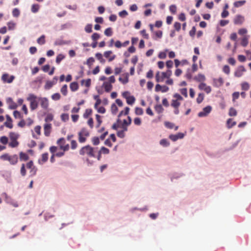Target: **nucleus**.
I'll return each mask as SVG.
<instances>
[{
  "label": "nucleus",
  "instance_id": "obj_25",
  "mask_svg": "<svg viewBox=\"0 0 251 251\" xmlns=\"http://www.w3.org/2000/svg\"><path fill=\"white\" fill-rule=\"evenodd\" d=\"M180 105V101L173 99L172 100L171 105L174 108H178Z\"/></svg>",
  "mask_w": 251,
  "mask_h": 251
},
{
  "label": "nucleus",
  "instance_id": "obj_45",
  "mask_svg": "<svg viewBox=\"0 0 251 251\" xmlns=\"http://www.w3.org/2000/svg\"><path fill=\"white\" fill-rule=\"evenodd\" d=\"M37 99V97L34 94H30L29 95L28 97L27 98V100L29 101L30 102L31 101H36Z\"/></svg>",
  "mask_w": 251,
  "mask_h": 251
},
{
  "label": "nucleus",
  "instance_id": "obj_3",
  "mask_svg": "<svg viewBox=\"0 0 251 251\" xmlns=\"http://www.w3.org/2000/svg\"><path fill=\"white\" fill-rule=\"evenodd\" d=\"M0 158L3 160H7L11 165H15L18 161V156L17 154L10 155L8 153H5L0 156Z\"/></svg>",
  "mask_w": 251,
  "mask_h": 251
},
{
  "label": "nucleus",
  "instance_id": "obj_63",
  "mask_svg": "<svg viewBox=\"0 0 251 251\" xmlns=\"http://www.w3.org/2000/svg\"><path fill=\"white\" fill-rule=\"evenodd\" d=\"M223 71L225 73L228 75L230 73V68L228 65H225L223 67Z\"/></svg>",
  "mask_w": 251,
  "mask_h": 251
},
{
  "label": "nucleus",
  "instance_id": "obj_2",
  "mask_svg": "<svg viewBox=\"0 0 251 251\" xmlns=\"http://www.w3.org/2000/svg\"><path fill=\"white\" fill-rule=\"evenodd\" d=\"M10 138V142L9 143V146L11 148L17 147L19 145V142L17 141L19 137V135L18 133L11 132L9 134Z\"/></svg>",
  "mask_w": 251,
  "mask_h": 251
},
{
  "label": "nucleus",
  "instance_id": "obj_60",
  "mask_svg": "<svg viewBox=\"0 0 251 251\" xmlns=\"http://www.w3.org/2000/svg\"><path fill=\"white\" fill-rule=\"evenodd\" d=\"M13 115L15 118L23 119V117L22 116L20 112L18 111H14L13 112Z\"/></svg>",
  "mask_w": 251,
  "mask_h": 251
},
{
  "label": "nucleus",
  "instance_id": "obj_40",
  "mask_svg": "<svg viewBox=\"0 0 251 251\" xmlns=\"http://www.w3.org/2000/svg\"><path fill=\"white\" fill-rule=\"evenodd\" d=\"M104 34L107 36H111L113 34L112 29L111 27L107 28L104 32Z\"/></svg>",
  "mask_w": 251,
  "mask_h": 251
},
{
  "label": "nucleus",
  "instance_id": "obj_52",
  "mask_svg": "<svg viewBox=\"0 0 251 251\" xmlns=\"http://www.w3.org/2000/svg\"><path fill=\"white\" fill-rule=\"evenodd\" d=\"M92 142L94 145H98L100 144V139L98 137H94L92 139Z\"/></svg>",
  "mask_w": 251,
  "mask_h": 251
},
{
  "label": "nucleus",
  "instance_id": "obj_50",
  "mask_svg": "<svg viewBox=\"0 0 251 251\" xmlns=\"http://www.w3.org/2000/svg\"><path fill=\"white\" fill-rule=\"evenodd\" d=\"M61 96L59 93H56L51 96V99L54 100H58L60 99Z\"/></svg>",
  "mask_w": 251,
  "mask_h": 251
},
{
  "label": "nucleus",
  "instance_id": "obj_28",
  "mask_svg": "<svg viewBox=\"0 0 251 251\" xmlns=\"http://www.w3.org/2000/svg\"><path fill=\"white\" fill-rule=\"evenodd\" d=\"M40 9V5L38 4H33L31 5V11L32 13H37Z\"/></svg>",
  "mask_w": 251,
  "mask_h": 251
},
{
  "label": "nucleus",
  "instance_id": "obj_47",
  "mask_svg": "<svg viewBox=\"0 0 251 251\" xmlns=\"http://www.w3.org/2000/svg\"><path fill=\"white\" fill-rule=\"evenodd\" d=\"M164 125L167 128L169 129H172L175 127V125L170 122H165Z\"/></svg>",
  "mask_w": 251,
  "mask_h": 251
},
{
  "label": "nucleus",
  "instance_id": "obj_44",
  "mask_svg": "<svg viewBox=\"0 0 251 251\" xmlns=\"http://www.w3.org/2000/svg\"><path fill=\"white\" fill-rule=\"evenodd\" d=\"M160 144L164 147H168L170 145V143L166 139H163L160 140Z\"/></svg>",
  "mask_w": 251,
  "mask_h": 251
},
{
  "label": "nucleus",
  "instance_id": "obj_48",
  "mask_svg": "<svg viewBox=\"0 0 251 251\" xmlns=\"http://www.w3.org/2000/svg\"><path fill=\"white\" fill-rule=\"evenodd\" d=\"M111 110L112 114H116L118 111V107L115 103H113L111 106Z\"/></svg>",
  "mask_w": 251,
  "mask_h": 251
},
{
  "label": "nucleus",
  "instance_id": "obj_55",
  "mask_svg": "<svg viewBox=\"0 0 251 251\" xmlns=\"http://www.w3.org/2000/svg\"><path fill=\"white\" fill-rule=\"evenodd\" d=\"M92 25L91 24H88L85 27V30L87 33H91L92 31Z\"/></svg>",
  "mask_w": 251,
  "mask_h": 251
},
{
  "label": "nucleus",
  "instance_id": "obj_19",
  "mask_svg": "<svg viewBox=\"0 0 251 251\" xmlns=\"http://www.w3.org/2000/svg\"><path fill=\"white\" fill-rule=\"evenodd\" d=\"M163 35V32L161 30H158L156 31L153 32L152 34V38L156 40L157 38L160 39L162 38Z\"/></svg>",
  "mask_w": 251,
  "mask_h": 251
},
{
  "label": "nucleus",
  "instance_id": "obj_18",
  "mask_svg": "<svg viewBox=\"0 0 251 251\" xmlns=\"http://www.w3.org/2000/svg\"><path fill=\"white\" fill-rule=\"evenodd\" d=\"M119 80L124 84L127 83L128 82V74L126 73L122 75V77L119 78Z\"/></svg>",
  "mask_w": 251,
  "mask_h": 251
},
{
  "label": "nucleus",
  "instance_id": "obj_42",
  "mask_svg": "<svg viewBox=\"0 0 251 251\" xmlns=\"http://www.w3.org/2000/svg\"><path fill=\"white\" fill-rule=\"evenodd\" d=\"M241 88L243 90H248L250 88V85L248 82H244L241 84Z\"/></svg>",
  "mask_w": 251,
  "mask_h": 251
},
{
  "label": "nucleus",
  "instance_id": "obj_31",
  "mask_svg": "<svg viewBox=\"0 0 251 251\" xmlns=\"http://www.w3.org/2000/svg\"><path fill=\"white\" fill-rule=\"evenodd\" d=\"M248 38L246 36H244L242 39L241 41V45L243 47H246L248 44Z\"/></svg>",
  "mask_w": 251,
  "mask_h": 251
},
{
  "label": "nucleus",
  "instance_id": "obj_58",
  "mask_svg": "<svg viewBox=\"0 0 251 251\" xmlns=\"http://www.w3.org/2000/svg\"><path fill=\"white\" fill-rule=\"evenodd\" d=\"M173 97L176 99H175L176 100H178L180 101L183 100V98L181 96V95L177 93L173 95Z\"/></svg>",
  "mask_w": 251,
  "mask_h": 251
},
{
  "label": "nucleus",
  "instance_id": "obj_13",
  "mask_svg": "<svg viewBox=\"0 0 251 251\" xmlns=\"http://www.w3.org/2000/svg\"><path fill=\"white\" fill-rule=\"evenodd\" d=\"M57 81V77L56 76L54 77L52 81H47L45 85L46 89H50L51 88L53 85L56 83Z\"/></svg>",
  "mask_w": 251,
  "mask_h": 251
},
{
  "label": "nucleus",
  "instance_id": "obj_17",
  "mask_svg": "<svg viewBox=\"0 0 251 251\" xmlns=\"http://www.w3.org/2000/svg\"><path fill=\"white\" fill-rule=\"evenodd\" d=\"M7 103L9 105V108L11 109H15L17 107V104L11 98H8L7 99Z\"/></svg>",
  "mask_w": 251,
  "mask_h": 251
},
{
  "label": "nucleus",
  "instance_id": "obj_6",
  "mask_svg": "<svg viewBox=\"0 0 251 251\" xmlns=\"http://www.w3.org/2000/svg\"><path fill=\"white\" fill-rule=\"evenodd\" d=\"M212 107L211 106H207L203 108L202 110L198 113L199 117H203L207 116L211 111Z\"/></svg>",
  "mask_w": 251,
  "mask_h": 251
},
{
  "label": "nucleus",
  "instance_id": "obj_9",
  "mask_svg": "<svg viewBox=\"0 0 251 251\" xmlns=\"http://www.w3.org/2000/svg\"><path fill=\"white\" fill-rule=\"evenodd\" d=\"M103 55L105 58L108 59L109 62L112 61L116 57L115 54H113V52L111 50L105 51Z\"/></svg>",
  "mask_w": 251,
  "mask_h": 251
},
{
  "label": "nucleus",
  "instance_id": "obj_8",
  "mask_svg": "<svg viewBox=\"0 0 251 251\" xmlns=\"http://www.w3.org/2000/svg\"><path fill=\"white\" fill-rule=\"evenodd\" d=\"M61 142H63V144H65V141L64 138H61L57 140V144L59 145L60 149L64 151H67L69 150V145L67 144L63 145L61 144Z\"/></svg>",
  "mask_w": 251,
  "mask_h": 251
},
{
  "label": "nucleus",
  "instance_id": "obj_54",
  "mask_svg": "<svg viewBox=\"0 0 251 251\" xmlns=\"http://www.w3.org/2000/svg\"><path fill=\"white\" fill-rule=\"evenodd\" d=\"M53 116L51 114H48L45 118L46 122H51L53 120Z\"/></svg>",
  "mask_w": 251,
  "mask_h": 251
},
{
  "label": "nucleus",
  "instance_id": "obj_41",
  "mask_svg": "<svg viewBox=\"0 0 251 251\" xmlns=\"http://www.w3.org/2000/svg\"><path fill=\"white\" fill-rule=\"evenodd\" d=\"M60 91L64 96H66L68 93L67 85L66 84L64 85L61 88Z\"/></svg>",
  "mask_w": 251,
  "mask_h": 251
},
{
  "label": "nucleus",
  "instance_id": "obj_1",
  "mask_svg": "<svg viewBox=\"0 0 251 251\" xmlns=\"http://www.w3.org/2000/svg\"><path fill=\"white\" fill-rule=\"evenodd\" d=\"M79 154L82 156L86 155L89 157H95L94 149L90 145L82 147L79 151Z\"/></svg>",
  "mask_w": 251,
  "mask_h": 251
},
{
  "label": "nucleus",
  "instance_id": "obj_23",
  "mask_svg": "<svg viewBox=\"0 0 251 251\" xmlns=\"http://www.w3.org/2000/svg\"><path fill=\"white\" fill-rule=\"evenodd\" d=\"M20 159L21 161H27L29 159V156L27 154L23 152H20L19 153Z\"/></svg>",
  "mask_w": 251,
  "mask_h": 251
},
{
  "label": "nucleus",
  "instance_id": "obj_27",
  "mask_svg": "<svg viewBox=\"0 0 251 251\" xmlns=\"http://www.w3.org/2000/svg\"><path fill=\"white\" fill-rule=\"evenodd\" d=\"M126 100L127 104L132 105L134 103L135 99L133 96H130L126 98Z\"/></svg>",
  "mask_w": 251,
  "mask_h": 251
},
{
  "label": "nucleus",
  "instance_id": "obj_20",
  "mask_svg": "<svg viewBox=\"0 0 251 251\" xmlns=\"http://www.w3.org/2000/svg\"><path fill=\"white\" fill-rule=\"evenodd\" d=\"M6 117L7 121L4 123L5 126L9 128H12L13 127L12 119L8 115H7Z\"/></svg>",
  "mask_w": 251,
  "mask_h": 251
},
{
  "label": "nucleus",
  "instance_id": "obj_53",
  "mask_svg": "<svg viewBox=\"0 0 251 251\" xmlns=\"http://www.w3.org/2000/svg\"><path fill=\"white\" fill-rule=\"evenodd\" d=\"M237 115V111L235 109L230 108L229 111V115L230 116H235Z\"/></svg>",
  "mask_w": 251,
  "mask_h": 251
},
{
  "label": "nucleus",
  "instance_id": "obj_35",
  "mask_svg": "<svg viewBox=\"0 0 251 251\" xmlns=\"http://www.w3.org/2000/svg\"><path fill=\"white\" fill-rule=\"evenodd\" d=\"M204 95L203 93H199L197 98V102L199 104L201 103L203 100Z\"/></svg>",
  "mask_w": 251,
  "mask_h": 251
},
{
  "label": "nucleus",
  "instance_id": "obj_5",
  "mask_svg": "<svg viewBox=\"0 0 251 251\" xmlns=\"http://www.w3.org/2000/svg\"><path fill=\"white\" fill-rule=\"evenodd\" d=\"M78 141L83 143L86 142L87 138L90 136L89 130L85 127L82 128L78 133Z\"/></svg>",
  "mask_w": 251,
  "mask_h": 251
},
{
  "label": "nucleus",
  "instance_id": "obj_57",
  "mask_svg": "<svg viewBox=\"0 0 251 251\" xmlns=\"http://www.w3.org/2000/svg\"><path fill=\"white\" fill-rule=\"evenodd\" d=\"M77 147V143L75 140H73L71 142V148L72 150L75 149Z\"/></svg>",
  "mask_w": 251,
  "mask_h": 251
},
{
  "label": "nucleus",
  "instance_id": "obj_4",
  "mask_svg": "<svg viewBox=\"0 0 251 251\" xmlns=\"http://www.w3.org/2000/svg\"><path fill=\"white\" fill-rule=\"evenodd\" d=\"M172 75V71L170 70H167L166 72H162L160 73L158 72L155 75V79L156 82H163L165 78H169Z\"/></svg>",
  "mask_w": 251,
  "mask_h": 251
},
{
  "label": "nucleus",
  "instance_id": "obj_14",
  "mask_svg": "<svg viewBox=\"0 0 251 251\" xmlns=\"http://www.w3.org/2000/svg\"><path fill=\"white\" fill-rule=\"evenodd\" d=\"M39 100L40 101L41 107L43 109H47L49 106V101L48 99L46 98H39Z\"/></svg>",
  "mask_w": 251,
  "mask_h": 251
},
{
  "label": "nucleus",
  "instance_id": "obj_12",
  "mask_svg": "<svg viewBox=\"0 0 251 251\" xmlns=\"http://www.w3.org/2000/svg\"><path fill=\"white\" fill-rule=\"evenodd\" d=\"M199 88L201 90L204 91L207 94L209 93L211 91V87L203 82H201L199 84Z\"/></svg>",
  "mask_w": 251,
  "mask_h": 251
},
{
  "label": "nucleus",
  "instance_id": "obj_39",
  "mask_svg": "<svg viewBox=\"0 0 251 251\" xmlns=\"http://www.w3.org/2000/svg\"><path fill=\"white\" fill-rule=\"evenodd\" d=\"M109 153V149L106 148L104 147H102L99 151V154L103 153V154H108Z\"/></svg>",
  "mask_w": 251,
  "mask_h": 251
},
{
  "label": "nucleus",
  "instance_id": "obj_11",
  "mask_svg": "<svg viewBox=\"0 0 251 251\" xmlns=\"http://www.w3.org/2000/svg\"><path fill=\"white\" fill-rule=\"evenodd\" d=\"M184 136V134L182 133H178L176 134H171L169 135V138L173 141L175 142L179 139H182Z\"/></svg>",
  "mask_w": 251,
  "mask_h": 251
},
{
  "label": "nucleus",
  "instance_id": "obj_56",
  "mask_svg": "<svg viewBox=\"0 0 251 251\" xmlns=\"http://www.w3.org/2000/svg\"><path fill=\"white\" fill-rule=\"evenodd\" d=\"M20 13V11L18 8H14L12 11V15L15 17H18Z\"/></svg>",
  "mask_w": 251,
  "mask_h": 251
},
{
  "label": "nucleus",
  "instance_id": "obj_32",
  "mask_svg": "<svg viewBox=\"0 0 251 251\" xmlns=\"http://www.w3.org/2000/svg\"><path fill=\"white\" fill-rule=\"evenodd\" d=\"M95 56L97 58V59L100 61V63H104L105 62V60L103 58L102 55L101 53L98 52L96 53Z\"/></svg>",
  "mask_w": 251,
  "mask_h": 251
},
{
  "label": "nucleus",
  "instance_id": "obj_59",
  "mask_svg": "<svg viewBox=\"0 0 251 251\" xmlns=\"http://www.w3.org/2000/svg\"><path fill=\"white\" fill-rule=\"evenodd\" d=\"M141 34L144 37V38L146 39H149V35L148 33H146V30L145 29H143L140 31Z\"/></svg>",
  "mask_w": 251,
  "mask_h": 251
},
{
  "label": "nucleus",
  "instance_id": "obj_62",
  "mask_svg": "<svg viewBox=\"0 0 251 251\" xmlns=\"http://www.w3.org/2000/svg\"><path fill=\"white\" fill-rule=\"evenodd\" d=\"M174 26L177 31H179L181 28V24L178 22H175Z\"/></svg>",
  "mask_w": 251,
  "mask_h": 251
},
{
  "label": "nucleus",
  "instance_id": "obj_51",
  "mask_svg": "<svg viewBox=\"0 0 251 251\" xmlns=\"http://www.w3.org/2000/svg\"><path fill=\"white\" fill-rule=\"evenodd\" d=\"M176 5H171V6H170L169 7V10L170 11V12L173 14H175L176 12Z\"/></svg>",
  "mask_w": 251,
  "mask_h": 251
},
{
  "label": "nucleus",
  "instance_id": "obj_29",
  "mask_svg": "<svg viewBox=\"0 0 251 251\" xmlns=\"http://www.w3.org/2000/svg\"><path fill=\"white\" fill-rule=\"evenodd\" d=\"M96 121L97 122L96 127V128H99L102 122V121L101 120V117L98 114H96Z\"/></svg>",
  "mask_w": 251,
  "mask_h": 251
},
{
  "label": "nucleus",
  "instance_id": "obj_15",
  "mask_svg": "<svg viewBox=\"0 0 251 251\" xmlns=\"http://www.w3.org/2000/svg\"><path fill=\"white\" fill-rule=\"evenodd\" d=\"M51 128L50 124H46L44 126V134L46 136H49L50 134Z\"/></svg>",
  "mask_w": 251,
  "mask_h": 251
},
{
  "label": "nucleus",
  "instance_id": "obj_49",
  "mask_svg": "<svg viewBox=\"0 0 251 251\" xmlns=\"http://www.w3.org/2000/svg\"><path fill=\"white\" fill-rule=\"evenodd\" d=\"M135 113L137 115H142L143 114V110L140 107H136Z\"/></svg>",
  "mask_w": 251,
  "mask_h": 251
},
{
  "label": "nucleus",
  "instance_id": "obj_37",
  "mask_svg": "<svg viewBox=\"0 0 251 251\" xmlns=\"http://www.w3.org/2000/svg\"><path fill=\"white\" fill-rule=\"evenodd\" d=\"M65 56L62 54H58L56 58V62L57 64H59L60 62L65 58Z\"/></svg>",
  "mask_w": 251,
  "mask_h": 251
},
{
  "label": "nucleus",
  "instance_id": "obj_7",
  "mask_svg": "<svg viewBox=\"0 0 251 251\" xmlns=\"http://www.w3.org/2000/svg\"><path fill=\"white\" fill-rule=\"evenodd\" d=\"M14 78V75H10L8 74H4L1 76V80L4 83H10L12 82Z\"/></svg>",
  "mask_w": 251,
  "mask_h": 251
},
{
  "label": "nucleus",
  "instance_id": "obj_33",
  "mask_svg": "<svg viewBox=\"0 0 251 251\" xmlns=\"http://www.w3.org/2000/svg\"><path fill=\"white\" fill-rule=\"evenodd\" d=\"M246 3V0L237 1L234 2L233 5L235 7H239L243 6Z\"/></svg>",
  "mask_w": 251,
  "mask_h": 251
},
{
  "label": "nucleus",
  "instance_id": "obj_22",
  "mask_svg": "<svg viewBox=\"0 0 251 251\" xmlns=\"http://www.w3.org/2000/svg\"><path fill=\"white\" fill-rule=\"evenodd\" d=\"M103 86L106 92H109L112 89V85L109 82H105L103 84Z\"/></svg>",
  "mask_w": 251,
  "mask_h": 251
},
{
  "label": "nucleus",
  "instance_id": "obj_21",
  "mask_svg": "<svg viewBox=\"0 0 251 251\" xmlns=\"http://www.w3.org/2000/svg\"><path fill=\"white\" fill-rule=\"evenodd\" d=\"M194 79L198 82H203L205 80V77L204 75L199 74L195 76Z\"/></svg>",
  "mask_w": 251,
  "mask_h": 251
},
{
  "label": "nucleus",
  "instance_id": "obj_26",
  "mask_svg": "<svg viewBox=\"0 0 251 251\" xmlns=\"http://www.w3.org/2000/svg\"><path fill=\"white\" fill-rule=\"evenodd\" d=\"M236 122L233 121L232 119H228V120L226 122L227 127L228 128H230L232 127L233 126L236 125Z\"/></svg>",
  "mask_w": 251,
  "mask_h": 251
},
{
  "label": "nucleus",
  "instance_id": "obj_36",
  "mask_svg": "<svg viewBox=\"0 0 251 251\" xmlns=\"http://www.w3.org/2000/svg\"><path fill=\"white\" fill-rule=\"evenodd\" d=\"M38 107L37 101H31L30 102V108L32 110L36 109Z\"/></svg>",
  "mask_w": 251,
  "mask_h": 251
},
{
  "label": "nucleus",
  "instance_id": "obj_38",
  "mask_svg": "<svg viewBox=\"0 0 251 251\" xmlns=\"http://www.w3.org/2000/svg\"><path fill=\"white\" fill-rule=\"evenodd\" d=\"M154 109L158 113H162L164 109L161 104H158L155 106Z\"/></svg>",
  "mask_w": 251,
  "mask_h": 251
},
{
  "label": "nucleus",
  "instance_id": "obj_24",
  "mask_svg": "<svg viewBox=\"0 0 251 251\" xmlns=\"http://www.w3.org/2000/svg\"><path fill=\"white\" fill-rule=\"evenodd\" d=\"M70 89L72 91H75L78 89V85L76 82H73L70 84Z\"/></svg>",
  "mask_w": 251,
  "mask_h": 251
},
{
  "label": "nucleus",
  "instance_id": "obj_16",
  "mask_svg": "<svg viewBox=\"0 0 251 251\" xmlns=\"http://www.w3.org/2000/svg\"><path fill=\"white\" fill-rule=\"evenodd\" d=\"M244 17L241 15H237L234 19L235 25H241L244 21Z\"/></svg>",
  "mask_w": 251,
  "mask_h": 251
},
{
  "label": "nucleus",
  "instance_id": "obj_34",
  "mask_svg": "<svg viewBox=\"0 0 251 251\" xmlns=\"http://www.w3.org/2000/svg\"><path fill=\"white\" fill-rule=\"evenodd\" d=\"M92 113V110L91 109H86L84 113L83 114V118L87 119L90 116Z\"/></svg>",
  "mask_w": 251,
  "mask_h": 251
},
{
  "label": "nucleus",
  "instance_id": "obj_43",
  "mask_svg": "<svg viewBox=\"0 0 251 251\" xmlns=\"http://www.w3.org/2000/svg\"><path fill=\"white\" fill-rule=\"evenodd\" d=\"M8 138L5 136H1L0 138V142L4 145H6L8 143Z\"/></svg>",
  "mask_w": 251,
  "mask_h": 251
},
{
  "label": "nucleus",
  "instance_id": "obj_30",
  "mask_svg": "<svg viewBox=\"0 0 251 251\" xmlns=\"http://www.w3.org/2000/svg\"><path fill=\"white\" fill-rule=\"evenodd\" d=\"M37 42L40 45H44L46 43L45 36L44 35H42L37 40Z\"/></svg>",
  "mask_w": 251,
  "mask_h": 251
},
{
  "label": "nucleus",
  "instance_id": "obj_10",
  "mask_svg": "<svg viewBox=\"0 0 251 251\" xmlns=\"http://www.w3.org/2000/svg\"><path fill=\"white\" fill-rule=\"evenodd\" d=\"M246 71V69L245 67L243 66H240L238 67V68L236 69V70L234 72V75L236 77H241L243 74V73Z\"/></svg>",
  "mask_w": 251,
  "mask_h": 251
},
{
  "label": "nucleus",
  "instance_id": "obj_46",
  "mask_svg": "<svg viewBox=\"0 0 251 251\" xmlns=\"http://www.w3.org/2000/svg\"><path fill=\"white\" fill-rule=\"evenodd\" d=\"M129 111V108L126 107L125 109V111H122L120 112L118 117H121L123 115H126L128 114Z\"/></svg>",
  "mask_w": 251,
  "mask_h": 251
},
{
  "label": "nucleus",
  "instance_id": "obj_64",
  "mask_svg": "<svg viewBox=\"0 0 251 251\" xmlns=\"http://www.w3.org/2000/svg\"><path fill=\"white\" fill-rule=\"evenodd\" d=\"M87 124L92 129L94 127V122L92 118H90L87 121Z\"/></svg>",
  "mask_w": 251,
  "mask_h": 251
},
{
  "label": "nucleus",
  "instance_id": "obj_61",
  "mask_svg": "<svg viewBox=\"0 0 251 251\" xmlns=\"http://www.w3.org/2000/svg\"><path fill=\"white\" fill-rule=\"evenodd\" d=\"M91 37L93 41H97L100 37V36L99 34L97 33H94L93 34Z\"/></svg>",
  "mask_w": 251,
  "mask_h": 251
}]
</instances>
